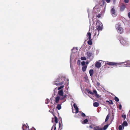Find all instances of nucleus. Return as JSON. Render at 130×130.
Segmentation results:
<instances>
[{"instance_id":"nucleus-32","label":"nucleus","mask_w":130,"mask_h":130,"mask_svg":"<svg viewBox=\"0 0 130 130\" xmlns=\"http://www.w3.org/2000/svg\"><path fill=\"white\" fill-rule=\"evenodd\" d=\"M55 121L56 123H58V119L57 117L55 116Z\"/></svg>"},{"instance_id":"nucleus-29","label":"nucleus","mask_w":130,"mask_h":130,"mask_svg":"<svg viewBox=\"0 0 130 130\" xmlns=\"http://www.w3.org/2000/svg\"><path fill=\"white\" fill-rule=\"evenodd\" d=\"M80 59L82 60H86V58L85 57H83L81 58Z\"/></svg>"},{"instance_id":"nucleus-35","label":"nucleus","mask_w":130,"mask_h":130,"mask_svg":"<svg viewBox=\"0 0 130 130\" xmlns=\"http://www.w3.org/2000/svg\"><path fill=\"white\" fill-rule=\"evenodd\" d=\"M122 117L123 118L124 120H125L126 118V116L124 114L122 115Z\"/></svg>"},{"instance_id":"nucleus-12","label":"nucleus","mask_w":130,"mask_h":130,"mask_svg":"<svg viewBox=\"0 0 130 130\" xmlns=\"http://www.w3.org/2000/svg\"><path fill=\"white\" fill-rule=\"evenodd\" d=\"M22 128L23 130H29V127L25 125H23Z\"/></svg>"},{"instance_id":"nucleus-39","label":"nucleus","mask_w":130,"mask_h":130,"mask_svg":"<svg viewBox=\"0 0 130 130\" xmlns=\"http://www.w3.org/2000/svg\"><path fill=\"white\" fill-rule=\"evenodd\" d=\"M81 114L82 116L83 117H85L86 116L85 114L82 112L81 113Z\"/></svg>"},{"instance_id":"nucleus-51","label":"nucleus","mask_w":130,"mask_h":130,"mask_svg":"<svg viewBox=\"0 0 130 130\" xmlns=\"http://www.w3.org/2000/svg\"><path fill=\"white\" fill-rule=\"evenodd\" d=\"M88 15H89V16H90V15L89 14V13L88 12Z\"/></svg>"},{"instance_id":"nucleus-20","label":"nucleus","mask_w":130,"mask_h":130,"mask_svg":"<svg viewBox=\"0 0 130 130\" xmlns=\"http://www.w3.org/2000/svg\"><path fill=\"white\" fill-rule=\"evenodd\" d=\"M108 126V125L107 124L105 125L103 128H102V130H106Z\"/></svg>"},{"instance_id":"nucleus-52","label":"nucleus","mask_w":130,"mask_h":130,"mask_svg":"<svg viewBox=\"0 0 130 130\" xmlns=\"http://www.w3.org/2000/svg\"><path fill=\"white\" fill-rule=\"evenodd\" d=\"M103 4H104L105 3V2H104L103 1Z\"/></svg>"},{"instance_id":"nucleus-45","label":"nucleus","mask_w":130,"mask_h":130,"mask_svg":"<svg viewBox=\"0 0 130 130\" xmlns=\"http://www.w3.org/2000/svg\"><path fill=\"white\" fill-rule=\"evenodd\" d=\"M97 85L98 86H99L100 85V84L99 82L97 83Z\"/></svg>"},{"instance_id":"nucleus-22","label":"nucleus","mask_w":130,"mask_h":130,"mask_svg":"<svg viewBox=\"0 0 130 130\" xmlns=\"http://www.w3.org/2000/svg\"><path fill=\"white\" fill-rule=\"evenodd\" d=\"M125 8V6L124 5H122L120 8V10L121 11H123Z\"/></svg>"},{"instance_id":"nucleus-1","label":"nucleus","mask_w":130,"mask_h":130,"mask_svg":"<svg viewBox=\"0 0 130 130\" xmlns=\"http://www.w3.org/2000/svg\"><path fill=\"white\" fill-rule=\"evenodd\" d=\"M58 95L56 97H55L54 101L56 103H58L60 99L61 100H64L66 97V94L64 95V92L63 90H59L58 92Z\"/></svg>"},{"instance_id":"nucleus-17","label":"nucleus","mask_w":130,"mask_h":130,"mask_svg":"<svg viewBox=\"0 0 130 130\" xmlns=\"http://www.w3.org/2000/svg\"><path fill=\"white\" fill-rule=\"evenodd\" d=\"M74 54H73V53H72L71 55V57H70V63H71V60L72 59L74 58Z\"/></svg>"},{"instance_id":"nucleus-6","label":"nucleus","mask_w":130,"mask_h":130,"mask_svg":"<svg viewBox=\"0 0 130 130\" xmlns=\"http://www.w3.org/2000/svg\"><path fill=\"white\" fill-rule=\"evenodd\" d=\"M105 63L106 64H107L110 66H115L116 67L120 66V65H121L123 63H116L114 62H110L108 61L105 62Z\"/></svg>"},{"instance_id":"nucleus-42","label":"nucleus","mask_w":130,"mask_h":130,"mask_svg":"<svg viewBox=\"0 0 130 130\" xmlns=\"http://www.w3.org/2000/svg\"><path fill=\"white\" fill-rule=\"evenodd\" d=\"M125 2L126 3H127L128 2L129 0H124Z\"/></svg>"},{"instance_id":"nucleus-36","label":"nucleus","mask_w":130,"mask_h":130,"mask_svg":"<svg viewBox=\"0 0 130 130\" xmlns=\"http://www.w3.org/2000/svg\"><path fill=\"white\" fill-rule=\"evenodd\" d=\"M49 102V100L48 99H46L45 101V103L46 104H48Z\"/></svg>"},{"instance_id":"nucleus-21","label":"nucleus","mask_w":130,"mask_h":130,"mask_svg":"<svg viewBox=\"0 0 130 130\" xmlns=\"http://www.w3.org/2000/svg\"><path fill=\"white\" fill-rule=\"evenodd\" d=\"M87 67V66H83L82 67V70L83 72H84L86 71Z\"/></svg>"},{"instance_id":"nucleus-4","label":"nucleus","mask_w":130,"mask_h":130,"mask_svg":"<svg viewBox=\"0 0 130 130\" xmlns=\"http://www.w3.org/2000/svg\"><path fill=\"white\" fill-rule=\"evenodd\" d=\"M116 28L117 31L120 34L122 33L124 31V29L122 28L120 23H119L116 25Z\"/></svg>"},{"instance_id":"nucleus-41","label":"nucleus","mask_w":130,"mask_h":130,"mask_svg":"<svg viewBox=\"0 0 130 130\" xmlns=\"http://www.w3.org/2000/svg\"><path fill=\"white\" fill-rule=\"evenodd\" d=\"M122 105L121 104H120L119 105V109H122Z\"/></svg>"},{"instance_id":"nucleus-46","label":"nucleus","mask_w":130,"mask_h":130,"mask_svg":"<svg viewBox=\"0 0 130 130\" xmlns=\"http://www.w3.org/2000/svg\"><path fill=\"white\" fill-rule=\"evenodd\" d=\"M49 112H50L51 113H53V111H52V110H49Z\"/></svg>"},{"instance_id":"nucleus-44","label":"nucleus","mask_w":130,"mask_h":130,"mask_svg":"<svg viewBox=\"0 0 130 130\" xmlns=\"http://www.w3.org/2000/svg\"><path fill=\"white\" fill-rule=\"evenodd\" d=\"M128 17L130 18V12L128 13Z\"/></svg>"},{"instance_id":"nucleus-9","label":"nucleus","mask_w":130,"mask_h":130,"mask_svg":"<svg viewBox=\"0 0 130 130\" xmlns=\"http://www.w3.org/2000/svg\"><path fill=\"white\" fill-rule=\"evenodd\" d=\"M103 62L102 60H99L96 62L95 67L97 68H99L101 66V63Z\"/></svg>"},{"instance_id":"nucleus-40","label":"nucleus","mask_w":130,"mask_h":130,"mask_svg":"<svg viewBox=\"0 0 130 130\" xmlns=\"http://www.w3.org/2000/svg\"><path fill=\"white\" fill-rule=\"evenodd\" d=\"M95 35H97V36H98V32H97V31H96V29L95 30V32L94 34Z\"/></svg>"},{"instance_id":"nucleus-8","label":"nucleus","mask_w":130,"mask_h":130,"mask_svg":"<svg viewBox=\"0 0 130 130\" xmlns=\"http://www.w3.org/2000/svg\"><path fill=\"white\" fill-rule=\"evenodd\" d=\"M119 63H123V64L120 65V66H130V61H128L127 62H120Z\"/></svg>"},{"instance_id":"nucleus-15","label":"nucleus","mask_w":130,"mask_h":130,"mask_svg":"<svg viewBox=\"0 0 130 130\" xmlns=\"http://www.w3.org/2000/svg\"><path fill=\"white\" fill-rule=\"evenodd\" d=\"M89 73L90 76H92L93 75L94 73V71L93 69H91L89 71Z\"/></svg>"},{"instance_id":"nucleus-53","label":"nucleus","mask_w":130,"mask_h":130,"mask_svg":"<svg viewBox=\"0 0 130 130\" xmlns=\"http://www.w3.org/2000/svg\"><path fill=\"white\" fill-rule=\"evenodd\" d=\"M99 15V16H98L99 18L100 17V15Z\"/></svg>"},{"instance_id":"nucleus-49","label":"nucleus","mask_w":130,"mask_h":130,"mask_svg":"<svg viewBox=\"0 0 130 130\" xmlns=\"http://www.w3.org/2000/svg\"><path fill=\"white\" fill-rule=\"evenodd\" d=\"M88 63H89V62H86V63L87 64H88Z\"/></svg>"},{"instance_id":"nucleus-11","label":"nucleus","mask_w":130,"mask_h":130,"mask_svg":"<svg viewBox=\"0 0 130 130\" xmlns=\"http://www.w3.org/2000/svg\"><path fill=\"white\" fill-rule=\"evenodd\" d=\"M73 106L75 109V113H78V108L75 103H74Z\"/></svg>"},{"instance_id":"nucleus-7","label":"nucleus","mask_w":130,"mask_h":130,"mask_svg":"<svg viewBox=\"0 0 130 130\" xmlns=\"http://www.w3.org/2000/svg\"><path fill=\"white\" fill-rule=\"evenodd\" d=\"M111 12L112 16L113 17H115L117 15L115 9L114 8V7L113 6H112L111 8Z\"/></svg>"},{"instance_id":"nucleus-19","label":"nucleus","mask_w":130,"mask_h":130,"mask_svg":"<svg viewBox=\"0 0 130 130\" xmlns=\"http://www.w3.org/2000/svg\"><path fill=\"white\" fill-rule=\"evenodd\" d=\"M93 105L94 107H97L99 106V103L97 102H95L94 103H93Z\"/></svg>"},{"instance_id":"nucleus-27","label":"nucleus","mask_w":130,"mask_h":130,"mask_svg":"<svg viewBox=\"0 0 130 130\" xmlns=\"http://www.w3.org/2000/svg\"><path fill=\"white\" fill-rule=\"evenodd\" d=\"M64 87V85H62V86H60V87H59L58 88V90H61V89L62 88H63Z\"/></svg>"},{"instance_id":"nucleus-30","label":"nucleus","mask_w":130,"mask_h":130,"mask_svg":"<svg viewBox=\"0 0 130 130\" xmlns=\"http://www.w3.org/2000/svg\"><path fill=\"white\" fill-rule=\"evenodd\" d=\"M89 127L91 129L90 130H94V127H94L93 125H91Z\"/></svg>"},{"instance_id":"nucleus-38","label":"nucleus","mask_w":130,"mask_h":130,"mask_svg":"<svg viewBox=\"0 0 130 130\" xmlns=\"http://www.w3.org/2000/svg\"><path fill=\"white\" fill-rule=\"evenodd\" d=\"M88 93L90 94H93V92L91 91H90L89 90H88Z\"/></svg>"},{"instance_id":"nucleus-34","label":"nucleus","mask_w":130,"mask_h":130,"mask_svg":"<svg viewBox=\"0 0 130 130\" xmlns=\"http://www.w3.org/2000/svg\"><path fill=\"white\" fill-rule=\"evenodd\" d=\"M85 63H86V62L84 61H82L81 62V64L83 66H85Z\"/></svg>"},{"instance_id":"nucleus-47","label":"nucleus","mask_w":130,"mask_h":130,"mask_svg":"<svg viewBox=\"0 0 130 130\" xmlns=\"http://www.w3.org/2000/svg\"><path fill=\"white\" fill-rule=\"evenodd\" d=\"M60 123L59 122V128H60Z\"/></svg>"},{"instance_id":"nucleus-25","label":"nucleus","mask_w":130,"mask_h":130,"mask_svg":"<svg viewBox=\"0 0 130 130\" xmlns=\"http://www.w3.org/2000/svg\"><path fill=\"white\" fill-rule=\"evenodd\" d=\"M88 44L90 45H91L92 44V42L91 41V39L89 40L88 42Z\"/></svg>"},{"instance_id":"nucleus-13","label":"nucleus","mask_w":130,"mask_h":130,"mask_svg":"<svg viewBox=\"0 0 130 130\" xmlns=\"http://www.w3.org/2000/svg\"><path fill=\"white\" fill-rule=\"evenodd\" d=\"M87 39L89 40L91 39V34L90 32H88L87 35Z\"/></svg>"},{"instance_id":"nucleus-50","label":"nucleus","mask_w":130,"mask_h":130,"mask_svg":"<svg viewBox=\"0 0 130 130\" xmlns=\"http://www.w3.org/2000/svg\"><path fill=\"white\" fill-rule=\"evenodd\" d=\"M78 62H80V60H78Z\"/></svg>"},{"instance_id":"nucleus-26","label":"nucleus","mask_w":130,"mask_h":130,"mask_svg":"<svg viewBox=\"0 0 130 130\" xmlns=\"http://www.w3.org/2000/svg\"><path fill=\"white\" fill-rule=\"evenodd\" d=\"M109 114H108V115H107V117H106V118L105 119V122H106L108 120V119H109Z\"/></svg>"},{"instance_id":"nucleus-54","label":"nucleus","mask_w":130,"mask_h":130,"mask_svg":"<svg viewBox=\"0 0 130 130\" xmlns=\"http://www.w3.org/2000/svg\"><path fill=\"white\" fill-rule=\"evenodd\" d=\"M95 8H94V10L95 9Z\"/></svg>"},{"instance_id":"nucleus-31","label":"nucleus","mask_w":130,"mask_h":130,"mask_svg":"<svg viewBox=\"0 0 130 130\" xmlns=\"http://www.w3.org/2000/svg\"><path fill=\"white\" fill-rule=\"evenodd\" d=\"M114 99L115 100L116 102H118L119 101V99L116 96L115 97Z\"/></svg>"},{"instance_id":"nucleus-2","label":"nucleus","mask_w":130,"mask_h":130,"mask_svg":"<svg viewBox=\"0 0 130 130\" xmlns=\"http://www.w3.org/2000/svg\"><path fill=\"white\" fill-rule=\"evenodd\" d=\"M120 41L121 44L124 46H128L129 44V42L128 41V39L124 37L121 38L120 39Z\"/></svg>"},{"instance_id":"nucleus-18","label":"nucleus","mask_w":130,"mask_h":130,"mask_svg":"<svg viewBox=\"0 0 130 130\" xmlns=\"http://www.w3.org/2000/svg\"><path fill=\"white\" fill-rule=\"evenodd\" d=\"M128 125L127 122L126 121H124L123 124H122V125L123 127V128H124V126H126Z\"/></svg>"},{"instance_id":"nucleus-24","label":"nucleus","mask_w":130,"mask_h":130,"mask_svg":"<svg viewBox=\"0 0 130 130\" xmlns=\"http://www.w3.org/2000/svg\"><path fill=\"white\" fill-rule=\"evenodd\" d=\"M88 121V120L87 119L84 120L83 122H82L83 124H84L87 123Z\"/></svg>"},{"instance_id":"nucleus-28","label":"nucleus","mask_w":130,"mask_h":130,"mask_svg":"<svg viewBox=\"0 0 130 130\" xmlns=\"http://www.w3.org/2000/svg\"><path fill=\"white\" fill-rule=\"evenodd\" d=\"M106 102H108L109 104H113V103L112 101L110 100L109 101H106Z\"/></svg>"},{"instance_id":"nucleus-37","label":"nucleus","mask_w":130,"mask_h":130,"mask_svg":"<svg viewBox=\"0 0 130 130\" xmlns=\"http://www.w3.org/2000/svg\"><path fill=\"white\" fill-rule=\"evenodd\" d=\"M56 125V124H55V125H54L53 126V127H52V129H51V130H52L53 129V128H54V130H56V126H55Z\"/></svg>"},{"instance_id":"nucleus-48","label":"nucleus","mask_w":130,"mask_h":130,"mask_svg":"<svg viewBox=\"0 0 130 130\" xmlns=\"http://www.w3.org/2000/svg\"><path fill=\"white\" fill-rule=\"evenodd\" d=\"M76 49V48H73V49H72V51H73L74 50V49Z\"/></svg>"},{"instance_id":"nucleus-43","label":"nucleus","mask_w":130,"mask_h":130,"mask_svg":"<svg viewBox=\"0 0 130 130\" xmlns=\"http://www.w3.org/2000/svg\"><path fill=\"white\" fill-rule=\"evenodd\" d=\"M106 2L107 3H109L110 2V0H106Z\"/></svg>"},{"instance_id":"nucleus-3","label":"nucleus","mask_w":130,"mask_h":130,"mask_svg":"<svg viewBox=\"0 0 130 130\" xmlns=\"http://www.w3.org/2000/svg\"><path fill=\"white\" fill-rule=\"evenodd\" d=\"M96 25V31H97V32H98V35L99 34V31L101 30L102 29L103 25L101 22L99 21L97 22Z\"/></svg>"},{"instance_id":"nucleus-33","label":"nucleus","mask_w":130,"mask_h":130,"mask_svg":"<svg viewBox=\"0 0 130 130\" xmlns=\"http://www.w3.org/2000/svg\"><path fill=\"white\" fill-rule=\"evenodd\" d=\"M122 125H120L119 126V130H122Z\"/></svg>"},{"instance_id":"nucleus-5","label":"nucleus","mask_w":130,"mask_h":130,"mask_svg":"<svg viewBox=\"0 0 130 130\" xmlns=\"http://www.w3.org/2000/svg\"><path fill=\"white\" fill-rule=\"evenodd\" d=\"M92 51H90L87 52L85 54L88 57H89L93 56L94 54V52L95 50V48L94 47H93L91 49Z\"/></svg>"},{"instance_id":"nucleus-55","label":"nucleus","mask_w":130,"mask_h":130,"mask_svg":"<svg viewBox=\"0 0 130 130\" xmlns=\"http://www.w3.org/2000/svg\"><path fill=\"white\" fill-rule=\"evenodd\" d=\"M129 112H130V110L129 111Z\"/></svg>"},{"instance_id":"nucleus-23","label":"nucleus","mask_w":130,"mask_h":130,"mask_svg":"<svg viewBox=\"0 0 130 130\" xmlns=\"http://www.w3.org/2000/svg\"><path fill=\"white\" fill-rule=\"evenodd\" d=\"M61 108V105L60 104H58L56 107L57 108L58 110H60Z\"/></svg>"},{"instance_id":"nucleus-16","label":"nucleus","mask_w":130,"mask_h":130,"mask_svg":"<svg viewBox=\"0 0 130 130\" xmlns=\"http://www.w3.org/2000/svg\"><path fill=\"white\" fill-rule=\"evenodd\" d=\"M94 130H102V128H101L99 127V126H96L94 127Z\"/></svg>"},{"instance_id":"nucleus-10","label":"nucleus","mask_w":130,"mask_h":130,"mask_svg":"<svg viewBox=\"0 0 130 130\" xmlns=\"http://www.w3.org/2000/svg\"><path fill=\"white\" fill-rule=\"evenodd\" d=\"M60 78H59L58 79V80H57L56 81H55L54 82V84L55 85H56L57 86H60L62 85L64 83V82H61L60 83H56V82H58L60 81Z\"/></svg>"},{"instance_id":"nucleus-14","label":"nucleus","mask_w":130,"mask_h":130,"mask_svg":"<svg viewBox=\"0 0 130 130\" xmlns=\"http://www.w3.org/2000/svg\"><path fill=\"white\" fill-rule=\"evenodd\" d=\"M93 93L94 94L95 96L97 98H98L99 97V95L97 94V91L96 90H93Z\"/></svg>"}]
</instances>
